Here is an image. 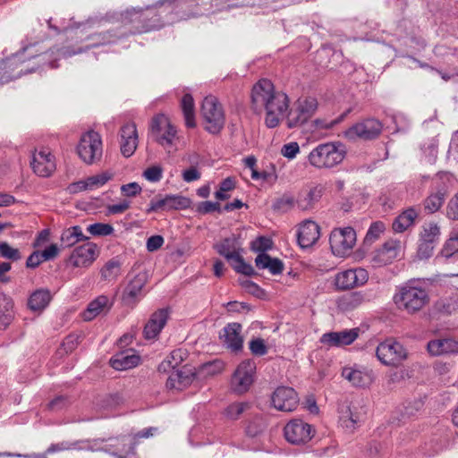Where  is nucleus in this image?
<instances>
[{
	"label": "nucleus",
	"mask_w": 458,
	"mask_h": 458,
	"mask_svg": "<svg viewBox=\"0 0 458 458\" xmlns=\"http://www.w3.org/2000/svg\"><path fill=\"white\" fill-rule=\"evenodd\" d=\"M251 108L256 113L266 112L265 124L268 128L277 127L289 109L290 99L267 79L256 82L251 89Z\"/></svg>",
	"instance_id": "obj_1"
},
{
	"label": "nucleus",
	"mask_w": 458,
	"mask_h": 458,
	"mask_svg": "<svg viewBox=\"0 0 458 458\" xmlns=\"http://www.w3.org/2000/svg\"><path fill=\"white\" fill-rule=\"evenodd\" d=\"M393 300L399 310L413 315L428 305L430 297L418 280H411L397 289Z\"/></svg>",
	"instance_id": "obj_2"
},
{
	"label": "nucleus",
	"mask_w": 458,
	"mask_h": 458,
	"mask_svg": "<svg viewBox=\"0 0 458 458\" xmlns=\"http://www.w3.org/2000/svg\"><path fill=\"white\" fill-rule=\"evenodd\" d=\"M345 156V146L340 141H331L314 148L308 155V162L318 169H331L341 164Z\"/></svg>",
	"instance_id": "obj_3"
},
{
	"label": "nucleus",
	"mask_w": 458,
	"mask_h": 458,
	"mask_svg": "<svg viewBox=\"0 0 458 458\" xmlns=\"http://www.w3.org/2000/svg\"><path fill=\"white\" fill-rule=\"evenodd\" d=\"M151 134L154 140L160 145L166 153L173 154L178 150L180 136L176 127L170 119L159 114L152 119Z\"/></svg>",
	"instance_id": "obj_4"
},
{
	"label": "nucleus",
	"mask_w": 458,
	"mask_h": 458,
	"mask_svg": "<svg viewBox=\"0 0 458 458\" xmlns=\"http://www.w3.org/2000/svg\"><path fill=\"white\" fill-rule=\"evenodd\" d=\"M216 250L230 263L233 268L241 274L252 276L255 274L251 265L244 262L241 255V244L235 237H228L215 245Z\"/></svg>",
	"instance_id": "obj_5"
},
{
	"label": "nucleus",
	"mask_w": 458,
	"mask_h": 458,
	"mask_svg": "<svg viewBox=\"0 0 458 458\" xmlns=\"http://www.w3.org/2000/svg\"><path fill=\"white\" fill-rule=\"evenodd\" d=\"M201 116L204 121V129L211 133H219L225 126V115L222 105L214 96H208L201 105Z\"/></svg>",
	"instance_id": "obj_6"
},
{
	"label": "nucleus",
	"mask_w": 458,
	"mask_h": 458,
	"mask_svg": "<svg viewBox=\"0 0 458 458\" xmlns=\"http://www.w3.org/2000/svg\"><path fill=\"white\" fill-rule=\"evenodd\" d=\"M76 150L79 157L86 165L99 162L103 155V143L100 134L93 130L82 133Z\"/></svg>",
	"instance_id": "obj_7"
},
{
	"label": "nucleus",
	"mask_w": 458,
	"mask_h": 458,
	"mask_svg": "<svg viewBox=\"0 0 458 458\" xmlns=\"http://www.w3.org/2000/svg\"><path fill=\"white\" fill-rule=\"evenodd\" d=\"M357 242L355 230L351 226L334 229L329 237L333 254L343 258L349 256Z\"/></svg>",
	"instance_id": "obj_8"
},
{
	"label": "nucleus",
	"mask_w": 458,
	"mask_h": 458,
	"mask_svg": "<svg viewBox=\"0 0 458 458\" xmlns=\"http://www.w3.org/2000/svg\"><path fill=\"white\" fill-rule=\"evenodd\" d=\"M376 355L382 364L396 368L407 360L408 352L401 343L387 339L377 345Z\"/></svg>",
	"instance_id": "obj_9"
},
{
	"label": "nucleus",
	"mask_w": 458,
	"mask_h": 458,
	"mask_svg": "<svg viewBox=\"0 0 458 458\" xmlns=\"http://www.w3.org/2000/svg\"><path fill=\"white\" fill-rule=\"evenodd\" d=\"M318 101L315 98L306 97L299 98L293 108H292L286 116V124L288 128H296L304 124L316 112Z\"/></svg>",
	"instance_id": "obj_10"
},
{
	"label": "nucleus",
	"mask_w": 458,
	"mask_h": 458,
	"mask_svg": "<svg viewBox=\"0 0 458 458\" xmlns=\"http://www.w3.org/2000/svg\"><path fill=\"white\" fill-rule=\"evenodd\" d=\"M316 434L315 428L301 419H293L284 428L285 440L296 445L309 443Z\"/></svg>",
	"instance_id": "obj_11"
},
{
	"label": "nucleus",
	"mask_w": 458,
	"mask_h": 458,
	"mask_svg": "<svg viewBox=\"0 0 458 458\" xmlns=\"http://www.w3.org/2000/svg\"><path fill=\"white\" fill-rule=\"evenodd\" d=\"M256 364L252 360L242 361L236 368L231 380L232 390L239 394L249 391L254 381Z\"/></svg>",
	"instance_id": "obj_12"
},
{
	"label": "nucleus",
	"mask_w": 458,
	"mask_h": 458,
	"mask_svg": "<svg viewBox=\"0 0 458 458\" xmlns=\"http://www.w3.org/2000/svg\"><path fill=\"white\" fill-rule=\"evenodd\" d=\"M383 125L381 122L375 118H367L361 120L346 131L349 139H361L364 140H371L377 139L382 132Z\"/></svg>",
	"instance_id": "obj_13"
},
{
	"label": "nucleus",
	"mask_w": 458,
	"mask_h": 458,
	"mask_svg": "<svg viewBox=\"0 0 458 458\" xmlns=\"http://www.w3.org/2000/svg\"><path fill=\"white\" fill-rule=\"evenodd\" d=\"M99 255L98 245L92 242H87L72 251L68 262L73 267L87 268L90 267Z\"/></svg>",
	"instance_id": "obj_14"
},
{
	"label": "nucleus",
	"mask_w": 458,
	"mask_h": 458,
	"mask_svg": "<svg viewBox=\"0 0 458 458\" xmlns=\"http://www.w3.org/2000/svg\"><path fill=\"white\" fill-rule=\"evenodd\" d=\"M401 242L397 240H388L382 247L375 250L370 254V262L373 267H380L391 264L401 254Z\"/></svg>",
	"instance_id": "obj_15"
},
{
	"label": "nucleus",
	"mask_w": 458,
	"mask_h": 458,
	"mask_svg": "<svg viewBox=\"0 0 458 458\" xmlns=\"http://www.w3.org/2000/svg\"><path fill=\"white\" fill-rule=\"evenodd\" d=\"M366 269L357 267L338 272L335 276V285L338 290L345 291L363 285L368 282Z\"/></svg>",
	"instance_id": "obj_16"
},
{
	"label": "nucleus",
	"mask_w": 458,
	"mask_h": 458,
	"mask_svg": "<svg viewBox=\"0 0 458 458\" xmlns=\"http://www.w3.org/2000/svg\"><path fill=\"white\" fill-rule=\"evenodd\" d=\"M30 165L38 176L48 177L55 170V157L48 148L36 149L32 155Z\"/></svg>",
	"instance_id": "obj_17"
},
{
	"label": "nucleus",
	"mask_w": 458,
	"mask_h": 458,
	"mask_svg": "<svg viewBox=\"0 0 458 458\" xmlns=\"http://www.w3.org/2000/svg\"><path fill=\"white\" fill-rule=\"evenodd\" d=\"M104 441L99 439L93 440H78V441H63L56 444H52L47 450V454H53L56 452L69 451V450H79V451H106L107 449L103 447L101 445Z\"/></svg>",
	"instance_id": "obj_18"
},
{
	"label": "nucleus",
	"mask_w": 458,
	"mask_h": 458,
	"mask_svg": "<svg viewBox=\"0 0 458 458\" xmlns=\"http://www.w3.org/2000/svg\"><path fill=\"white\" fill-rule=\"evenodd\" d=\"M360 329L351 328L338 332H327L321 335L319 342L327 348H340L352 344L359 336Z\"/></svg>",
	"instance_id": "obj_19"
},
{
	"label": "nucleus",
	"mask_w": 458,
	"mask_h": 458,
	"mask_svg": "<svg viewBox=\"0 0 458 458\" xmlns=\"http://www.w3.org/2000/svg\"><path fill=\"white\" fill-rule=\"evenodd\" d=\"M273 406L281 411H294L299 403L297 393L292 387H277L271 397Z\"/></svg>",
	"instance_id": "obj_20"
},
{
	"label": "nucleus",
	"mask_w": 458,
	"mask_h": 458,
	"mask_svg": "<svg viewBox=\"0 0 458 458\" xmlns=\"http://www.w3.org/2000/svg\"><path fill=\"white\" fill-rule=\"evenodd\" d=\"M147 283L146 275H136L125 287L122 301L124 305L133 307L144 296L143 288Z\"/></svg>",
	"instance_id": "obj_21"
},
{
	"label": "nucleus",
	"mask_w": 458,
	"mask_h": 458,
	"mask_svg": "<svg viewBox=\"0 0 458 458\" xmlns=\"http://www.w3.org/2000/svg\"><path fill=\"white\" fill-rule=\"evenodd\" d=\"M120 148L121 153L124 157H131L137 149L139 136L136 124L128 123L122 126L120 130Z\"/></svg>",
	"instance_id": "obj_22"
},
{
	"label": "nucleus",
	"mask_w": 458,
	"mask_h": 458,
	"mask_svg": "<svg viewBox=\"0 0 458 458\" xmlns=\"http://www.w3.org/2000/svg\"><path fill=\"white\" fill-rule=\"evenodd\" d=\"M20 55H14L11 58L0 64V85L21 77L22 74L31 72L29 69L20 67L22 65Z\"/></svg>",
	"instance_id": "obj_23"
},
{
	"label": "nucleus",
	"mask_w": 458,
	"mask_h": 458,
	"mask_svg": "<svg viewBox=\"0 0 458 458\" xmlns=\"http://www.w3.org/2000/svg\"><path fill=\"white\" fill-rule=\"evenodd\" d=\"M242 326L239 323L227 324L220 333L219 338L224 346L232 352H239L243 346Z\"/></svg>",
	"instance_id": "obj_24"
},
{
	"label": "nucleus",
	"mask_w": 458,
	"mask_h": 458,
	"mask_svg": "<svg viewBox=\"0 0 458 458\" xmlns=\"http://www.w3.org/2000/svg\"><path fill=\"white\" fill-rule=\"evenodd\" d=\"M114 301L106 295H99L92 300L81 313L84 321H91L98 316L106 314L112 309Z\"/></svg>",
	"instance_id": "obj_25"
},
{
	"label": "nucleus",
	"mask_w": 458,
	"mask_h": 458,
	"mask_svg": "<svg viewBox=\"0 0 458 458\" xmlns=\"http://www.w3.org/2000/svg\"><path fill=\"white\" fill-rule=\"evenodd\" d=\"M320 237V227L314 221L307 220L300 225L298 242L302 249L314 245Z\"/></svg>",
	"instance_id": "obj_26"
},
{
	"label": "nucleus",
	"mask_w": 458,
	"mask_h": 458,
	"mask_svg": "<svg viewBox=\"0 0 458 458\" xmlns=\"http://www.w3.org/2000/svg\"><path fill=\"white\" fill-rule=\"evenodd\" d=\"M342 376L352 386L358 387L369 386L372 382L371 372L358 366L344 368Z\"/></svg>",
	"instance_id": "obj_27"
},
{
	"label": "nucleus",
	"mask_w": 458,
	"mask_h": 458,
	"mask_svg": "<svg viewBox=\"0 0 458 458\" xmlns=\"http://www.w3.org/2000/svg\"><path fill=\"white\" fill-rule=\"evenodd\" d=\"M167 318L168 311L165 309L154 312L144 327V337L148 340L156 338L166 324Z\"/></svg>",
	"instance_id": "obj_28"
},
{
	"label": "nucleus",
	"mask_w": 458,
	"mask_h": 458,
	"mask_svg": "<svg viewBox=\"0 0 458 458\" xmlns=\"http://www.w3.org/2000/svg\"><path fill=\"white\" fill-rule=\"evenodd\" d=\"M427 350L433 356L458 352V342L452 338L434 339L428 343Z\"/></svg>",
	"instance_id": "obj_29"
},
{
	"label": "nucleus",
	"mask_w": 458,
	"mask_h": 458,
	"mask_svg": "<svg viewBox=\"0 0 458 458\" xmlns=\"http://www.w3.org/2000/svg\"><path fill=\"white\" fill-rule=\"evenodd\" d=\"M140 357L132 350L116 353L110 360V365L116 370H126L139 365Z\"/></svg>",
	"instance_id": "obj_30"
},
{
	"label": "nucleus",
	"mask_w": 458,
	"mask_h": 458,
	"mask_svg": "<svg viewBox=\"0 0 458 458\" xmlns=\"http://www.w3.org/2000/svg\"><path fill=\"white\" fill-rule=\"evenodd\" d=\"M193 378L194 374L190 370H173L165 386L170 390L182 391L191 384Z\"/></svg>",
	"instance_id": "obj_31"
},
{
	"label": "nucleus",
	"mask_w": 458,
	"mask_h": 458,
	"mask_svg": "<svg viewBox=\"0 0 458 458\" xmlns=\"http://www.w3.org/2000/svg\"><path fill=\"white\" fill-rule=\"evenodd\" d=\"M419 213L414 208H409L403 211L393 222L392 227L395 233H403L411 227Z\"/></svg>",
	"instance_id": "obj_32"
},
{
	"label": "nucleus",
	"mask_w": 458,
	"mask_h": 458,
	"mask_svg": "<svg viewBox=\"0 0 458 458\" xmlns=\"http://www.w3.org/2000/svg\"><path fill=\"white\" fill-rule=\"evenodd\" d=\"M360 419V414L355 407L346 406L340 411V424L349 432H352L358 427Z\"/></svg>",
	"instance_id": "obj_33"
},
{
	"label": "nucleus",
	"mask_w": 458,
	"mask_h": 458,
	"mask_svg": "<svg viewBox=\"0 0 458 458\" xmlns=\"http://www.w3.org/2000/svg\"><path fill=\"white\" fill-rule=\"evenodd\" d=\"M60 240L64 247L70 248L80 242L88 241L89 237L83 233L80 225H73L62 232Z\"/></svg>",
	"instance_id": "obj_34"
},
{
	"label": "nucleus",
	"mask_w": 458,
	"mask_h": 458,
	"mask_svg": "<svg viewBox=\"0 0 458 458\" xmlns=\"http://www.w3.org/2000/svg\"><path fill=\"white\" fill-rule=\"evenodd\" d=\"M14 316L13 301L11 297L0 293V329H5Z\"/></svg>",
	"instance_id": "obj_35"
},
{
	"label": "nucleus",
	"mask_w": 458,
	"mask_h": 458,
	"mask_svg": "<svg viewBox=\"0 0 458 458\" xmlns=\"http://www.w3.org/2000/svg\"><path fill=\"white\" fill-rule=\"evenodd\" d=\"M52 299L51 293L47 289L35 291L29 298L28 306L33 311L43 310Z\"/></svg>",
	"instance_id": "obj_36"
},
{
	"label": "nucleus",
	"mask_w": 458,
	"mask_h": 458,
	"mask_svg": "<svg viewBox=\"0 0 458 458\" xmlns=\"http://www.w3.org/2000/svg\"><path fill=\"white\" fill-rule=\"evenodd\" d=\"M434 310L441 315H451L458 310V293L445 296L434 303Z\"/></svg>",
	"instance_id": "obj_37"
},
{
	"label": "nucleus",
	"mask_w": 458,
	"mask_h": 458,
	"mask_svg": "<svg viewBox=\"0 0 458 458\" xmlns=\"http://www.w3.org/2000/svg\"><path fill=\"white\" fill-rule=\"evenodd\" d=\"M181 108L184 116L185 125L188 128L196 126L195 121V104L191 94L186 93L181 100Z\"/></svg>",
	"instance_id": "obj_38"
},
{
	"label": "nucleus",
	"mask_w": 458,
	"mask_h": 458,
	"mask_svg": "<svg viewBox=\"0 0 458 458\" xmlns=\"http://www.w3.org/2000/svg\"><path fill=\"white\" fill-rule=\"evenodd\" d=\"M445 196L446 190L444 187L437 189L424 200V209L429 214L437 212L443 206Z\"/></svg>",
	"instance_id": "obj_39"
},
{
	"label": "nucleus",
	"mask_w": 458,
	"mask_h": 458,
	"mask_svg": "<svg viewBox=\"0 0 458 458\" xmlns=\"http://www.w3.org/2000/svg\"><path fill=\"white\" fill-rule=\"evenodd\" d=\"M324 192L321 185L311 187L309 191L299 199L298 205L301 209H310L320 199Z\"/></svg>",
	"instance_id": "obj_40"
},
{
	"label": "nucleus",
	"mask_w": 458,
	"mask_h": 458,
	"mask_svg": "<svg viewBox=\"0 0 458 458\" xmlns=\"http://www.w3.org/2000/svg\"><path fill=\"white\" fill-rule=\"evenodd\" d=\"M121 273V262L117 259L108 260L100 269L101 278L105 281H114Z\"/></svg>",
	"instance_id": "obj_41"
},
{
	"label": "nucleus",
	"mask_w": 458,
	"mask_h": 458,
	"mask_svg": "<svg viewBox=\"0 0 458 458\" xmlns=\"http://www.w3.org/2000/svg\"><path fill=\"white\" fill-rule=\"evenodd\" d=\"M441 234L440 227L437 223H428L422 226L420 239L433 244H437Z\"/></svg>",
	"instance_id": "obj_42"
},
{
	"label": "nucleus",
	"mask_w": 458,
	"mask_h": 458,
	"mask_svg": "<svg viewBox=\"0 0 458 458\" xmlns=\"http://www.w3.org/2000/svg\"><path fill=\"white\" fill-rule=\"evenodd\" d=\"M458 252V229L453 230L448 239L445 242L439 255L449 259Z\"/></svg>",
	"instance_id": "obj_43"
},
{
	"label": "nucleus",
	"mask_w": 458,
	"mask_h": 458,
	"mask_svg": "<svg viewBox=\"0 0 458 458\" xmlns=\"http://www.w3.org/2000/svg\"><path fill=\"white\" fill-rule=\"evenodd\" d=\"M224 369V362L220 360H215L199 366L198 369V374L202 377H214L217 374H220Z\"/></svg>",
	"instance_id": "obj_44"
},
{
	"label": "nucleus",
	"mask_w": 458,
	"mask_h": 458,
	"mask_svg": "<svg viewBox=\"0 0 458 458\" xmlns=\"http://www.w3.org/2000/svg\"><path fill=\"white\" fill-rule=\"evenodd\" d=\"M366 301L365 294L361 292H353L341 300V307L345 310H352L361 305Z\"/></svg>",
	"instance_id": "obj_45"
},
{
	"label": "nucleus",
	"mask_w": 458,
	"mask_h": 458,
	"mask_svg": "<svg viewBox=\"0 0 458 458\" xmlns=\"http://www.w3.org/2000/svg\"><path fill=\"white\" fill-rule=\"evenodd\" d=\"M186 352L182 349L174 350L170 355L158 367L159 370H165L167 367L176 368L184 360Z\"/></svg>",
	"instance_id": "obj_46"
},
{
	"label": "nucleus",
	"mask_w": 458,
	"mask_h": 458,
	"mask_svg": "<svg viewBox=\"0 0 458 458\" xmlns=\"http://www.w3.org/2000/svg\"><path fill=\"white\" fill-rule=\"evenodd\" d=\"M250 403L239 402L229 404L225 410V415L229 420H237L248 409H250Z\"/></svg>",
	"instance_id": "obj_47"
},
{
	"label": "nucleus",
	"mask_w": 458,
	"mask_h": 458,
	"mask_svg": "<svg viewBox=\"0 0 458 458\" xmlns=\"http://www.w3.org/2000/svg\"><path fill=\"white\" fill-rule=\"evenodd\" d=\"M236 182L233 177H227L220 182L219 189L215 192V197L218 200H225L230 198L228 191L235 188Z\"/></svg>",
	"instance_id": "obj_48"
},
{
	"label": "nucleus",
	"mask_w": 458,
	"mask_h": 458,
	"mask_svg": "<svg viewBox=\"0 0 458 458\" xmlns=\"http://www.w3.org/2000/svg\"><path fill=\"white\" fill-rule=\"evenodd\" d=\"M166 210L172 209H184L190 205L189 199L180 195H166Z\"/></svg>",
	"instance_id": "obj_49"
},
{
	"label": "nucleus",
	"mask_w": 458,
	"mask_h": 458,
	"mask_svg": "<svg viewBox=\"0 0 458 458\" xmlns=\"http://www.w3.org/2000/svg\"><path fill=\"white\" fill-rule=\"evenodd\" d=\"M266 423L262 417H255L249 420L245 431L250 437H256L264 431Z\"/></svg>",
	"instance_id": "obj_50"
},
{
	"label": "nucleus",
	"mask_w": 458,
	"mask_h": 458,
	"mask_svg": "<svg viewBox=\"0 0 458 458\" xmlns=\"http://www.w3.org/2000/svg\"><path fill=\"white\" fill-rule=\"evenodd\" d=\"M112 178V174L104 172L96 175L86 178V184L88 185L89 191L98 189L106 184Z\"/></svg>",
	"instance_id": "obj_51"
},
{
	"label": "nucleus",
	"mask_w": 458,
	"mask_h": 458,
	"mask_svg": "<svg viewBox=\"0 0 458 458\" xmlns=\"http://www.w3.org/2000/svg\"><path fill=\"white\" fill-rule=\"evenodd\" d=\"M87 231L93 236H107L114 233V227L109 224L95 223L87 227Z\"/></svg>",
	"instance_id": "obj_52"
},
{
	"label": "nucleus",
	"mask_w": 458,
	"mask_h": 458,
	"mask_svg": "<svg viewBox=\"0 0 458 458\" xmlns=\"http://www.w3.org/2000/svg\"><path fill=\"white\" fill-rule=\"evenodd\" d=\"M0 257L12 261H18L21 259L20 250L5 242H0Z\"/></svg>",
	"instance_id": "obj_53"
},
{
	"label": "nucleus",
	"mask_w": 458,
	"mask_h": 458,
	"mask_svg": "<svg viewBox=\"0 0 458 458\" xmlns=\"http://www.w3.org/2000/svg\"><path fill=\"white\" fill-rule=\"evenodd\" d=\"M386 225L381 221H376L372 223L366 233L365 242H374L377 241L380 235L385 232Z\"/></svg>",
	"instance_id": "obj_54"
},
{
	"label": "nucleus",
	"mask_w": 458,
	"mask_h": 458,
	"mask_svg": "<svg viewBox=\"0 0 458 458\" xmlns=\"http://www.w3.org/2000/svg\"><path fill=\"white\" fill-rule=\"evenodd\" d=\"M143 15L142 8H131L126 10L124 13L121 14L122 21L125 24H135L140 23L141 21V17Z\"/></svg>",
	"instance_id": "obj_55"
},
{
	"label": "nucleus",
	"mask_w": 458,
	"mask_h": 458,
	"mask_svg": "<svg viewBox=\"0 0 458 458\" xmlns=\"http://www.w3.org/2000/svg\"><path fill=\"white\" fill-rule=\"evenodd\" d=\"M438 142L436 139H430L425 142L421 149L428 162H434L437 155Z\"/></svg>",
	"instance_id": "obj_56"
},
{
	"label": "nucleus",
	"mask_w": 458,
	"mask_h": 458,
	"mask_svg": "<svg viewBox=\"0 0 458 458\" xmlns=\"http://www.w3.org/2000/svg\"><path fill=\"white\" fill-rule=\"evenodd\" d=\"M273 242L270 238L260 236L251 242V250L255 252L265 253L272 249Z\"/></svg>",
	"instance_id": "obj_57"
},
{
	"label": "nucleus",
	"mask_w": 458,
	"mask_h": 458,
	"mask_svg": "<svg viewBox=\"0 0 458 458\" xmlns=\"http://www.w3.org/2000/svg\"><path fill=\"white\" fill-rule=\"evenodd\" d=\"M250 350L253 355L263 356L267 352V347L262 338H254L249 344Z\"/></svg>",
	"instance_id": "obj_58"
},
{
	"label": "nucleus",
	"mask_w": 458,
	"mask_h": 458,
	"mask_svg": "<svg viewBox=\"0 0 458 458\" xmlns=\"http://www.w3.org/2000/svg\"><path fill=\"white\" fill-rule=\"evenodd\" d=\"M163 175V168L160 165H152L143 172L144 178L151 182H159Z\"/></svg>",
	"instance_id": "obj_59"
},
{
	"label": "nucleus",
	"mask_w": 458,
	"mask_h": 458,
	"mask_svg": "<svg viewBox=\"0 0 458 458\" xmlns=\"http://www.w3.org/2000/svg\"><path fill=\"white\" fill-rule=\"evenodd\" d=\"M243 163L245 167L249 168L251 171V178L253 180H260L266 179V175L262 173H259L256 169L257 159L254 156H248L243 159Z\"/></svg>",
	"instance_id": "obj_60"
},
{
	"label": "nucleus",
	"mask_w": 458,
	"mask_h": 458,
	"mask_svg": "<svg viewBox=\"0 0 458 458\" xmlns=\"http://www.w3.org/2000/svg\"><path fill=\"white\" fill-rule=\"evenodd\" d=\"M435 244L424 242L420 239L418 247V256L420 259H428L432 256L435 249Z\"/></svg>",
	"instance_id": "obj_61"
},
{
	"label": "nucleus",
	"mask_w": 458,
	"mask_h": 458,
	"mask_svg": "<svg viewBox=\"0 0 458 458\" xmlns=\"http://www.w3.org/2000/svg\"><path fill=\"white\" fill-rule=\"evenodd\" d=\"M300 152L299 144L295 141L284 144L282 147L281 154L289 159H293L296 157V155Z\"/></svg>",
	"instance_id": "obj_62"
},
{
	"label": "nucleus",
	"mask_w": 458,
	"mask_h": 458,
	"mask_svg": "<svg viewBox=\"0 0 458 458\" xmlns=\"http://www.w3.org/2000/svg\"><path fill=\"white\" fill-rule=\"evenodd\" d=\"M446 216L450 219L458 220V193L449 200L446 208Z\"/></svg>",
	"instance_id": "obj_63"
},
{
	"label": "nucleus",
	"mask_w": 458,
	"mask_h": 458,
	"mask_svg": "<svg viewBox=\"0 0 458 458\" xmlns=\"http://www.w3.org/2000/svg\"><path fill=\"white\" fill-rule=\"evenodd\" d=\"M141 187L137 182H130L121 186V192L126 197H134L140 193Z\"/></svg>",
	"instance_id": "obj_64"
}]
</instances>
